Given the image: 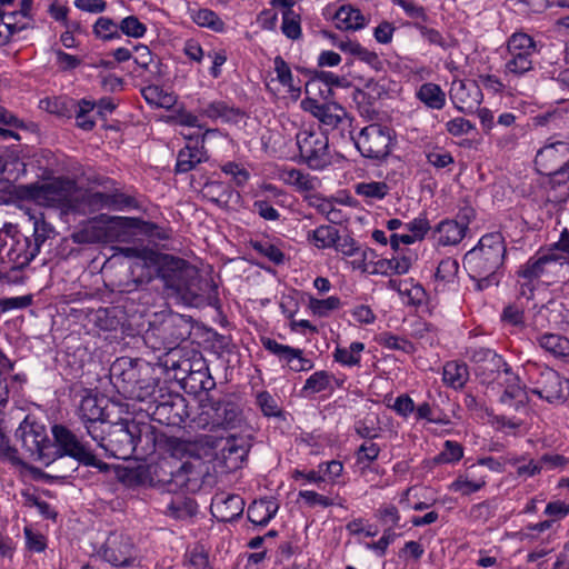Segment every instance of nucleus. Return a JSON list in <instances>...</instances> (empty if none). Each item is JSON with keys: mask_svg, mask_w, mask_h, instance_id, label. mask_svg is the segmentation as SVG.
<instances>
[{"mask_svg": "<svg viewBox=\"0 0 569 569\" xmlns=\"http://www.w3.org/2000/svg\"><path fill=\"white\" fill-rule=\"evenodd\" d=\"M506 379V389L500 397V402L503 405H508L510 407L517 408L518 405H523L527 396L525 389L519 385L520 379L512 371L510 375H507Z\"/></svg>", "mask_w": 569, "mask_h": 569, "instance_id": "58836bf2", "label": "nucleus"}, {"mask_svg": "<svg viewBox=\"0 0 569 569\" xmlns=\"http://www.w3.org/2000/svg\"><path fill=\"white\" fill-rule=\"evenodd\" d=\"M204 137L206 134L201 136V146H198L199 141L197 140L196 146L187 144L179 150L174 167V172L177 174L187 173L193 170L197 164L208 160L207 150L204 148Z\"/></svg>", "mask_w": 569, "mask_h": 569, "instance_id": "cd10ccee", "label": "nucleus"}, {"mask_svg": "<svg viewBox=\"0 0 569 569\" xmlns=\"http://www.w3.org/2000/svg\"><path fill=\"white\" fill-rule=\"evenodd\" d=\"M74 188L69 178H56L47 183H30L19 187V194L28 200L46 203H61L67 200Z\"/></svg>", "mask_w": 569, "mask_h": 569, "instance_id": "ddd939ff", "label": "nucleus"}, {"mask_svg": "<svg viewBox=\"0 0 569 569\" xmlns=\"http://www.w3.org/2000/svg\"><path fill=\"white\" fill-rule=\"evenodd\" d=\"M560 257L556 253L543 254L539 258H530L520 269L517 271L518 277L532 282L539 279L546 271V266L550 262H556Z\"/></svg>", "mask_w": 569, "mask_h": 569, "instance_id": "e433bc0d", "label": "nucleus"}, {"mask_svg": "<svg viewBox=\"0 0 569 569\" xmlns=\"http://www.w3.org/2000/svg\"><path fill=\"white\" fill-rule=\"evenodd\" d=\"M279 505L274 499H259L251 502L247 510V518L256 526L264 527L276 516Z\"/></svg>", "mask_w": 569, "mask_h": 569, "instance_id": "473e14b6", "label": "nucleus"}, {"mask_svg": "<svg viewBox=\"0 0 569 569\" xmlns=\"http://www.w3.org/2000/svg\"><path fill=\"white\" fill-rule=\"evenodd\" d=\"M418 99L431 109L440 110L446 103V93L436 83H423L417 92Z\"/></svg>", "mask_w": 569, "mask_h": 569, "instance_id": "a19ab883", "label": "nucleus"}, {"mask_svg": "<svg viewBox=\"0 0 569 569\" xmlns=\"http://www.w3.org/2000/svg\"><path fill=\"white\" fill-rule=\"evenodd\" d=\"M363 349L365 345L359 341L352 342L349 349L337 347L333 352V359L343 366H358L360 363V352L363 351Z\"/></svg>", "mask_w": 569, "mask_h": 569, "instance_id": "49530a36", "label": "nucleus"}, {"mask_svg": "<svg viewBox=\"0 0 569 569\" xmlns=\"http://www.w3.org/2000/svg\"><path fill=\"white\" fill-rule=\"evenodd\" d=\"M336 28L343 31H357L367 26V19L358 8L351 4H342L333 16Z\"/></svg>", "mask_w": 569, "mask_h": 569, "instance_id": "2f4dec72", "label": "nucleus"}, {"mask_svg": "<svg viewBox=\"0 0 569 569\" xmlns=\"http://www.w3.org/2000/svg\"><path fill=\"white\" fill-rule=\"evenodd\" d=\"M541 348L556 357L566 358L569 356V339L555 333H546L539 338Z\"/></svg>", "mask_w": 569, "mask_h": 569, "instance_id": "37998d69", "label": "nucleus"}, {"mask_svg": "<svg viewBox=\"0 0 569 569\" xmlns=\"http://www.w3.org/2000/svg\"><path fill=\"white\" fill-rule=\"evenodd\" d=\"M51 432L56 442L54 452L57 455V461L64 457H70L81 465L91 450L90 447L82 442L73 431L63 425H53Z\"/></svg>", "mask_w": 569, "mask_h": 569, "instance_id": "aec40b11", "label": "nucleus"}, {"mask_svg": "<svg viewBox=\"0 0 569 569\" xmlns=\"http://www.w3.org/2000/svg\"><path fill=\"white\" fill-rule=\"evenodd\" d=\"M459 264L455 259L447 258L440 261L436 270V279L449 282L457 274Z\"/></svg>", "mask_w": 569, "mask_h": 569, "instance_id": "338daca9", "label": "nucleus"}, {"mask_svg": "<svg viewBox=\"0 0 569 569\" xmlns=\"http://www.w3.org/2000/svg\"><path fill=\"white\" fill-rule=\"evenodd\" d=\"M435 232L439 233L440 244H457L466 234V224H459L457 220H443L436 227Z\"/></svg>", "mask_w": 569, "mask_h": 569, "instance_id": "4c0bfd02", "label": "nucleus"}, {"mask_svg": "<svg viewBox=\"0 0 569 569\" xmlns=\"http://www.w3.org/2000/svg\"><path fill=\"white\" fill-rule=\"evenodd\" d=\"M463 457V447L452 440H446L443 449L433 458V463H453L458 462Z\"/></svg>", "mask_w": 569, "mask_h": 569, "instance_id": "3c124183", "label": "nucleus"}, {"mask_svg": "<svg viewBox=\"0 0 569 569\" xmlns=\"http://www.w3.org/2000/svg\"><path fill=\"white\" fill-rule=\"evenodd\" d=\"M132 442L133 456L138 459H146L156 452L176 456L186 449V443L180 438L167 436L150 422L137 419Z\"/></svg>", "mask_w": 569, "mask_h": 569, "instance_id": "20e7f679", "label": "nucleus"}, {"mask_svg": "<svg viewBox=\"0 0 569 569\" xmlns=\"http://www.w3.org/2000/svg\"><path fill=\"white\" fill-rule=\"evenodd\" d=\"M388 96L386 83L379 80L369 79L363 84V88H356L352 97L360 113L375 119L378 113V102Z\"/></svg>", "mask_w": 569, "mask_h": 569, "instance_id": "4be33fe9", "label": "nucleus"}, {"mask_svg": "<svg viewBox=\"0 0 569 569\" xmlns=\"http://www.w3.org/2000/svg\"><path fill=\"white\" fill-rule=\"evenodd\" d=\"M507 249L500 232L482 236L476 247L463 257V267L470 277L483 276L487 272L498 273L503 266Z\"/></svg>", "mask_w": 569, "mask_h": 569, "instance_id": "7ed1b4c3", "label": "nucleus"}, {"mask_svg": "<svg viewBox=\"0 0 569 569\" xmlns=\"http://www.w3.org/2000/svg\"><path fill=\"white\" fill-rule=\"evenodd\" d=\"M158 401L153 407H139L152 420L171 427H180L189 417L186 398L168 390L159 391Z\"/></svg>", "mask_w": 569, "mask_h": 569, "instance_id": "423d86ee", "label": "nucleus"}, {"mask_svg": "<svg viewBox=\"0 0 569 569\" xmlns=\"http://www.w3.org/2000/svg\"><path fill=\"white\" fill-rule=\"evenodd\" d=\"M184 388H188L192 393L203 392V398L216 388V381L209 372V368L203 359L194 361L189 365L188 375L183 379Z\"/></svg>", "mask_w": 569, "mask_h": 569, "instance_id": "a878e982", "label": "nucleus"}, {"mask_svg": "<svg viewBox=\"0 0 569 569\" xmlns=\"http://www.w3.org/2000/svg\"><path fill=\"white\" fill-rule=\"evenodd\" d=\"M166 388L159 387V380L141 378L139 383L128 391L127 399L136 400L141 403L140 407H153L158 401L159 391H166Z\"/></svg>", "mask_w": 569, "mask_h": 569, "instance_id": "c756f323", "label": "nucleus"}, {"mask_svg": "<svg viewBox=\"0 0 569 569\" xmlns=\"http://www.w3.org/2000/svg\"><path fill=\"white\" fill-rule=\"evenodd\" d=\"M257 403L266 417H274L286 420V412L278 406V401L268 391L257 396Z\"/></svg>", "mask_w": 569, "mask_h": 569, "instance_id": "603ef678", "label": "nucleus"}, {"mask_svg": "<svg viewBox=\"0 0 569 569\" xmlns=\"http://www.w3.org/2000/svg\"><path fill=\"white\" fill-rule=\"evenodd\" d=\"M31 219H33V233L31 239L34 242L32 250L33 252H40L41 246L54 233V229L44 220L43 214L39 218L32 217Z\"/></svg>", "mask_w": 569, "mask_h": 569, "instance_id": "8fccbe9b", "label": "nucleus"}, {"mask_svg": "<svg viewBox=\"0 0 569 569\" xmlns=\"http://www.w3.org/2000/svg\"><path fill=\"white\" fill-rule=\"evenodd\" d=\"M99 553L114 567H130L136 560L132 539L119 532H110Z\"/></svg>", "mask_w": 569, "mask_h": 569, "instance_id": "6ab92c4d", "label": "nucleus"}, {"mask_svg": "<svg viewBox=\"0 0 569 569\" xmlns=\"http://www.w3.org/2000/svg\"><path fill=\"white\" fill-rule=\"evenodd\" d=\"M167 462L170 467L167 468V471H161V477H159V483H161L167 491L197 492L201 488V473L191 462H181L179 466L177 461H174V463L170 461Z\"/></svg>", "mask_w": 569, "mask_h": 569, "instance_id": "9d476101", "label": "nucleus"}, {"mask_svg": "<svg viewBox=\"0 0 569 569\" xmlns=\"http://www.w3.org/2000/svg\"><path fill=\"white\" fill-rule=\"evenodd\" d=\"M119 32L130 38L140 39L147 32V26L136 16H128L119 22Z\"/></svg>", "mask_w": 569, "mask_h": 569, "instance_id": "4d7b16f0", "label": "nucleus"}, {"mask_svg": "<svg viewBox=\"0 0 569 569\" xmlns=\"http://www.w3.org/2000/svg\"><path fill=\"white\" fill-rule=\"evenodd\" d=\"M282 33L291 39L297 40L301 37V27H300V14L295 11H283L282 12Z\"/></svg>", "mask_w": 569, "mask_h": 569, "instance_id": "13d9d810", "label": "nucleus"}, {"mask_svg": "<svg viewBox=\"0 0 569 569\" xmlns=\"http://www.w3.org/2000/svg\"><path fill=\"white\" fill-rule=\"evenodd\" d=\"M16 438L21 441L22 447L30 452L31 456H37L39 460V452L43 449L39 443L44 440V427L36 423H28L27 419L20 423L14 433Z\"/></svg>", "mask_w": 569, "mask_h": 569, "instance_id": "c85d7f7f", "label": "nucleus"}, {"mask_svg": "<svg viewBox=\"0 0 569 569\" xmlns=\"http://www.w3.org/2000/svg\"><path fill=\"white\" fill-rule=\"evenodd\" d=\"M531 392L550 403L565 401L569 396V380L562 378L556 370L545 368Z\"/></svg>", "mask_w": 569, "mask_h": 569, "instance_id": "412c9836", "label": "nucleus"}, {"mask_svg": "<svg viewBox=\"0 0 569 569\" xmlns=\"http://www.w3.org/2000/svg\"><path fill=\"white\" fill-rule=\"evenodd\" d=\"M134 428V418H119L117 421L110 419L93 440L109 456L127 460L134 455L132 445Z\"/></svg>", "mask_w": 569, "mask_h": 569, "instance_id": "39448f33", "label": "nucleus"}, {"mask_svg": "<svg viewBox=\"0 0 569 569\" xmlns=\"http://www.w3.org/2000/svg\"><path fill=\"white\" fill-rule=\"evenodd\" d=\"M78 416L84 425L87 433L92 439H97L99 430L111 419L109 400L98 393H87L80 401Z\"/></svg>", "mask_w": 569, "mask_h": 569, "instance_id": "f8f14e48", "label": "nucleus"}, {"mask_svg": "<svg viewBox=\"0 0 569 569\" xmlns=\"http://www.w3.org/2000/svg\"><path fill=\"white\" fill-rule=\"evenodd\" d=\"M193 21L200 27H207L216 32L223 31L224 22L210 9H199L193 14Z\"/></svg>", "mask_w": 569, "mask_h": 569, "instance_id": "6e6d98bb", "label": "nucleus"}, {"mask_svg": "<svg viewBox=\"0 0 569 569\" xmlns=\"http://www.w3.org/2000/svg\"><path fill=\"white\" fill-rule=\"evenodd\" d=\"M412 27L420 32L421 37L428 41L430 46H437L442 50H448L456 46V40L453 38L445 37L438 30L429 28L421 22H413Z\"/></svg>", "mask_w": 569, "mask_h": 569, "instance_id": "c03bdc74", "label": "nucleus"}, {"mask_svg": "<svg viewBox=\"0 0 569 569\" xmlns=\"http://www.w3.org/2000/svg\"><path fill=\"white\" fill-rule=\"evenodd\" d=\"M450 98L455 107L461 112H469L482 101V92L478 83L471 81L455 82L450 90Z\"/></svg>", "mask_w": 569, "mask_h": 569, "instance_id": "393cba45", "label": "nucleus"}, {"mask_svg": "<svg viewBox=\"0 0 569 569\" xmlns=\"http://www.w3.org/2000/svg\"><path fill=\"white\" fill-rule=\"evenodd\" d=\"M251 247L259 254L268 258L274 264H282L284 262V253L274 244L268 241H252Z\"/></svg>", "mask_w": 569, "mask_h": 569, "instance_id": "680f3d73", "label": "nucleus"}, {"mask_svg": "<svg viewBox=\"0 0 569 569\" xmlns=\"http://www.w3.org/2000/svg\"><path fill=\"white\" fill-rule=\"evenodd\" d=\"M244 501L238 495L216 497L211 503L212 515L221 522H232L241 517Z\"/></svg>", "mask_w": 569, "mask_h": 569, "instance_id": "bb28decb", "label": "nucleus"}, {"mask_svg": "<svg viewBox=\"0 0 569 569\" xmlns=\"http://www.w3.org/2000/svg\"><path fill=\"white\" fill-rule=\"evenodd\" d=\"M149 369V363L141 359L129 357L119 358L110 368L111 379L113 380L112 383L118 392L126 398L128 391L139 383L142 371Z\"/></svg>", "mask_w": 569, "mask_h": 569, "instance_id": "f3484780", "label": "nucleus"}, {"mask_svg": "<svg viewBox=\"0 0 569 569\" xmlns=\"http://www.w3.org/2000/svg\"><path fill=\"white\" fill-rule=\"evenodd\" d=\"M122 313L116 307L100 308L96 315V322L101 330L116 331L122 325Z\"/></svg>", "mask_w": 569, "mask_h": 569, "instance_id": "a18cd8bd", "label": "nucleus"}, {"mask_svg": "<svg viewBox=\"0 0 569 569\" xmlns=\"http://www.w3.org/2000/svg\"><path fill=\"white\" fill-rule=\"evenodd\" d=\"M99 221L106 224L104 230H99L93 237H84V232L77 234L80 241L93 240H116L127 241L133 231H139L148 237L159 240H168L171 237V230L162 228L153 222L144 221L133 217H110L101 214Z\"/></svg>", "mask_w": 569, "mask_h": 569, "instance_id": "f03ea898", "label": "nucleus"}, {"mask_svg": "<svg viewBox=\"0 0 569 569\" xmlns=\"http://www.w3.org/2000/svg\"><path fill=\"white\" fill-rule=\"evenodd\" d=\"M170 465L167 461L156 465L138 463L133 467H121L118 470L120 481L129 486H154L159 483L161 471H167Z\"/></svg>", "mask_w": 569, "mask_h": 569, "instance_id": "5701e85b", "label": "nucleus"}, {"mask_svg": "<svg viewBox=\"0 0 569 569\" xmlns=\"http://www.w3.org/2000/svg\"><path fill=\"white\" fill-rule=\"evenodd\" d=\"M539 174L548 178L547 184L551 189L563 186L569 181V162L562 163L560 167H555L553 170L539 172Z\"/></svg>", "mask_w": 569, "mask_h": 569, "instance_id": "69168bd1", "label": "nucleus"}, {"mask_svg": "<svg viewBox=\"0 0 569 569\" xmlns=\"http://www.w3.org/2000/svg\"><path fill=\"white\" fill-rule=\"evenodd\" d=\"M333 375L326 370H320L312 373L305 382L301 390L302 393H318L330 388V382Z\"/></svg>", "mask_w": 569, "mask_h": 569, "instance_id": "09e8293b", "label": "nucleus"}, {"mask_svg": "<svg viewBox=\"0 0 569 569\" xmlns=\"http://www.w3.org/2000/svg\"><path fill=\"white\" fill-rule=\"evenodd\" d=\"M389 192V186L383 181L361 182L356 186V193L371 199H383Z\"/></svg>", "mask_w": 569, "mask_h": 569, "instance_id": "864d4df0", "label": "nucleus"}, {"mask_svg": "<svg viewBox=\"0 0 569 569\" xmlns=\"http://www.w3.org/2000/svg\"><path fill=\"white\" fill-rule=\"evenodd\" d=\"M378 341L380 345L391 350H401L406 353H411L415 350V346L411 341L390 332L380 333Z\"/></svg>", "mask_w": 569, "mask_h": 569, "instance_id": "e2e57ef3", "label": "nucleus"}, {"mask_svg": "<svg viewBox=\"0 0 569 569\" xmlns=\"http://www.w3.org/2000/svg\"><path fill=\"white\" fill-rule=\"evenodd\" d=\"M300 158L312 170H321L331 163L329 139L325 133L302 130L297 134Z\"/></svg>", "mask_w": 569, "mask_h": 569, "instance_id": "1a4fd4ad", "label": "nucleus"}, {"mask_svg": "<svg viewBox=\"0 0 569 569\" xmlns=\"http://www.w3.org/2000/svg\"><path fill=\"white\" fill-rule=\"evenodd\" d=\"M261 343L263 348L270 353L278 357L280 361H290V357L298 355L297 348H292L287 345H281L271 338H261Z\"/></svg>", "mask_w": 569, "mask_h": 569, "instance_id": "052dcab7", "label": "nucleus"}, {"mask_svg": "<svg viewBox=\"0 0 569 569\" xmlns=\"http://www.w3.org/2000/svg\"><path fill=\"white\" fill-rule=\"evenodd\" d=\"M251 435L231 433L212 441L211 446L219 449L216 455L218 465L226 472H233L242 467L252 447Z\"/></svg>", "mask_w": 569, "mask_h": 569, "instance_id": "0eeeda50", "label": "nucleus"}, {"mask_svg": "<svg viewBox=\"0 0 569 569\" xmlns=\"http://www.w3.org/2000/svg\"><path fill=\"white\" fill-rule=\"evenodd\" d=\"M406 227L410 232H412V234H391L390 246L392 250H399V241H403L405 244H412L417 240H422L430 230V224L426 214H420L418 218L407 223Z\"/></svg>", "mask_w": 569, "mask_h": 569, "instance_id": "72a5a7b5", "label": "nucleus"}, {"mask_svg": "<svg viewBox=\"0 0 569 569\" xmlns=\"http://www.w3.org/2000/svg\"><path fill=\"white\" fill-rule=\"evenodd\" d=\"M283 180L287 183L297 187L301 191H310L315 189V183L310 174L305 173L298 169H290L284 171Z\"/></svg>", "mask_w": 569, "mask_h": 569, "instance_id": "bf43d9fd", "label": "nucleus"}, {"mask_svg": "<svg viewBox=\"0 0 569 569\" xmlns=\"http://www.w3.org/2000/svg\"><path fill=\"white\" fill-rule=\"evenodd\" d=\"M92 32L98 39L102 41H110L121 38L119 32V23L114 22L111 18L108 17L98 18L93 24Z\"/></svg>", "mask_w": 569, "mask_h": 569, "instance_id": "de8ad7c7", "label": "nucleus"}, {"mask_svg": "<svg viewBox=\"0 0 569 569\" xmlns=\"http://www.w3.org/2000/svg\"><path fill=\"white\" fill-rule=\"evenodd\" d=\"M203 198L210 202L227 208L233 197L234 190L232 187L223 181H207L201 189Z\"/></svg>", "mask_w": 569, "mask_h": 569, "instance_id": "f704fd0d", "label": "nucleus"}, {"mask_svg": "<svg viewBox=\"0 0 569 569\" xmlns=\"http://www.w3.org/2000/svg\"><path fill=\"white\" fill-rule=\"evenodd\" d=\"M296 70L306 76L308 80L305 83V92L307 97L321 98L323 102H333L332 87H340L342 78L339 76L318 69H309L306 67L297 66Z\"/></svg>", "mask_w": 569, "mask_h": 569, "instance_id": "a211bd4d", "label": "nucleus"}, {"mask_svg": "<svg viewBox=\"0 0 569 569\" xmlns=\"http://www.w3.org/2000/svg\"><path fill=\"white\" fill-rule=\"evenodd\" d=\"M201 113L210 119H221L224 122L238 123L244 112L233 106H229L224 101H213L209 103Z\"/></svg>", "mask_w": 569, "mask_h": 569, "instance_id": "c9c22d12", "label": "nucleus"}, {"mask_svg": "<svg viewBox=\"0 0 569 569\" xmlns=\"http://www.w3.org/2000/svg\"><path fill=\"white\" fill-rule=\"evenodd\" d=\"M510 59L506 62V71L522 76L533 68L532 57L537 52L535 40L527 33L516 32L507 42Z\"/></svg>", "mask_w": 569, "mask_h": 569, "instance_id": "9b49d317", "label": "nucleus"}, {"mask_svg": "<svg viewBox=\"0 0 569 569\" xmlns=\"http://www.w3.org/2000/svg\"><path fill=\"white\" fill-rule=\"evenodd\" d=\"M341 301L338 297L331 296L327 299L310 298L309 308L319 317H327L330 311L339 309Z\"/></svg>", "mask_w": 569, "mask_h": 569, "instance_id": "0e129e2a", "label": "nucleus"}, {"mask_svg": "<svg viewBox=\"0 0 569 569\" xmlns=\"http://www.w3.org/2000/svg\"><path fill=\"white\" fill-rule=\"evenodd\" d=\"M203 412L211 417L212 423L221 426L224 429H236L241 427L243 415L240 406L228 397L216 399L211 395L201 398Z\"/></svg>", "mask_w": 569, "mask_h": 569, "instance_id": "4468645a", "label": "nucleus"}, {"mask_svg": "<svg viewBox=\"0 0 569 569\" xmlns=\"http://www.w3.org/2000/svg\"><path fill=\"white\" fill-rule=\"evenodd\" d=\"M469 372L466 363L449 361L443 367V382L453 389L462 388L467 382Z\"/></svg>", "mask_w": 569, "mask_h": 569, "instance_id": "79ce46f5", "label": "nucleus"}, {"mask_svg": "<svg viewBox=\"0 0 569 569\" xmlns=\"http://www.w3.org/2000/svg\"><path fill=\"white\" fill-rule=\"evenodd\" d=\"M124 254L143 260L150 277L160 279L166 289L181 296L194 295L198 270L189 261L148 248H127Z\"/></svg>", "mask_w": 569, "mask_h": 569, "instance_id": "f257e3e1", "label": "nucleus"}, {"mask_svg": "<svg viewBox=\"0 0 569 569\" xmlns=\"http://www.w3.org/2000/svg\"><path fill=\"white\" fill-rule=\"evenodd\" d=\"M34 242L30 237H17L11 246L8 257L13 262V269L22 270L30 264V262L38 256L39 252H33Z\"/></svg>", "mask_w": 569, "mask_h": 569, "instance_id": "7c9ffc66", "label": "nucleus"}, {"mask_svg": "<svg viewBox=\"0 0 569 569\" xmlns=\"http://www.w3.org/2000/svg\"><path fill=\"white\" fill-rule=\"evenodd\" d=\"M393 131L379 123L365 127L355 140V144L362 157L382 160L390 153Z\"/></svg>", "mask_w": 569, "mask_h": 569, "instance_id": "6e6552de", "label": "nucleus"}, {"mask_svg": "<svg viewBox=\"0 0 569 569\" xmlns=\"http://www.w3.org/2000/svg\"><path fill=\"white\" fill-rule=\"evenodd\" d=\"M333 248L346 257H355L361 249L360 244L350 234L340 236V240H337Z\"/></svg>", "mask_w": 569, "mask_h": 569, "instance_id": "774afa93", "label": "nucleus"}, {"mask_svg": "<svg viewBox=\"0 0 569 569\" xmlns=\"http://www.w3.org/2000/svg\"><path fill=\"white\" fill-rule=\"evenodd\" d=\"M308 240L317 248H333L337 240H340L339 230L330 224H322L308 232Z\"/></svg>", "mask_w": 569, "mask_h": 569, "instance_id": "ea45409f", "label": "nucleus"}, {"mask_svg": "<svg viewBox=\"0 0 569 569\" xmlns=\"http://www.w3.org/2000/svg\"><path fill=\"white\" fill-rule=\"evenodd\" d=\"M468 353L469 360L473 365V372L483 385L496 381L501 371L505 375L511 373V367L505 361L502 356L489 348L471 349Z\"/></svg>", "mask_w": 569, "mask_h": 569, "instance_id": "2eb2a0df", "label": "nucleus"}, {"mask_svg": "<svg viewBox=\"0 0 569 569\" xmlns=\"http://www.w3.org/2000/svg\"><path fill=\"white\" fill-rule=\"evenodd\" d=\"M569 162V142L553 141L538 150L535 158V166L539 172L553 170L562 163Z\"/></svg>", "mask_w": 569, "mask_h": 569, "instance_id": "b1692460", "label": "nucleus"}, {"mask_svg": "<svg viewBox=\"0 0 569 569\" xmlns=\"http://www.w3.org/2000/svg\"><path fill=\"white\" fill-rule=\"evenodd\" d=\"M346 116L345 109L336 102H326V108L318 119L323 126L335 129L339 123L343 122Z\"/></svg>", "mask_w": 569, "mask_h": 569, "instance_id": "5fc2aeb1", "label": "nucleus"}, {"mask_svg": "<svg viewBox=\"0 0 569 569\" xmlns=\"http://www.w3.org/2000/svg\"><path fill=\"white\" fill-rule=\"evenodd\" d=\"M190 335L188 321L181 315H170L161 320L157 326L147 330L144 339L160 340L163 349L171 350L186 340Z\"/></svg>", "mask_w": 569, "mask_h": 569, "instance_id": "dca6fc26", "label": "nucleus"}]
</instances>
